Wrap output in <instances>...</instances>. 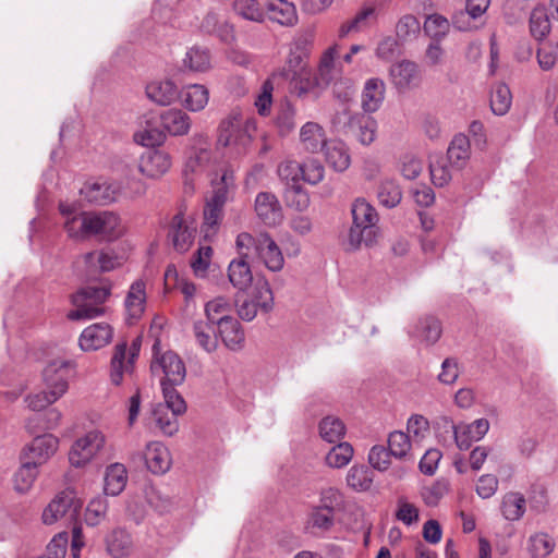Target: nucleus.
I'll use <instances>...</instances> for the list:
<instances>
[{"instance_id":"nucleus-16","label":"nucleus","mask_w":558,"mask_h":558,"mask_svg":"<svg viewBox=\"0 0 558 558\" xmlns=\"http://www.w3.org/2000/svg\"><path fill=\"white\" fill-rule=\"evenodd\" d=\"M84 198L96 205H107L117 201L121 185L106 181L86 182L80 190Z\"/></svg>"},{"instance_id":"nucleus-52","label":"nucleus","mask_w":558,"mask_h":558,"mask_svg":"<svg viewBox=\"0 0 558 558\" xmlns=\"http://www.w3.org/2000/svg\"><path fill=\"white\" fill-rule=\"evenodd\" d=\"M363 145H369L375 140L376 122L368 116L361 114L359 122L349 130Z\"/></svg>"},{"instance_id":"nucleus-35","label":"nucleus","mask_w":558,"mask_h":558,"mask_svg":"<svg viewBox=\"0 0 558 558\" xmlns=\"http://www.w3.org/2000/svg\"><path fill=\"white\" fill-rule=\"evenodd\" d=\"M126 482V468L121 463L110 464L107 466L105 473V494L110 496H118L125 488Z\"/></svg>"},{"instance_id":"nucleus-61","label":"nucleus","mask_w":558,"mask_h":558,"mask_svg":"<svg viewBox=\"0 0 558 558\" xmlns=\"http://www.w3.org/2000/svg\"><path fill=\"white\" fill-rule=\"evenodd\" d=\"M61 420V413L57 409H51L45 414V422L41 424L39 414H35L27 420L26 428L29 433H35L37 428L53 429Z\"/></svg>"},{"instance_id":"nucleus-30","label":"nucleus","mask_w":558,"mask_h":558,"mask_svg":"<svg viewBox=\"0 0 558 558\" xmlns=\"http://www.w3.org/2000/svg\"><path fill=\"white\" fill-rule=\"evenodd\" d=\"M182 105L192 112L202 111L209 101V90L202 84H190L180 93Z\"/></svg>"},{"instance_id":"nucleus-48","label":"nucleus","mask_w":558,"mask_h":558,"mask_svg":"<svg viewBox=\"0 0 558 558\" xmlns=\"http://www.w3.org/2000/svg\"><path fill=\"white\" fill-rule=\"evenodd\" d=\"M213 324L197 320L193 325V332L197 344L207 353L216 351L218 341L216 337H213L214 332Z\"/></svg>"},{"instance_id":"nucleus-50","label":"nucleus","mask_w":558,"mask_h":558,"mask_svg":"<svg viewBox=\"0 0 558 558\" xmlns=\"http://www.w3.org/2000/svg\"><path fill=\"white\" fill-rule=\"evenodd\" d=\"M490 0H466L465 13L459 12L453 16V25L460 31L469 29V24L462 23L461 20L466 15L476 19L484 14L488 9Z\"/></svg>"},{"instance_id":"nucleus-29","label":"nucleus","mask_w":558,"mask_h":558,"mask_svg":"<svg viewBox=\"0 0 558 558\" xmlns=\"http://www.w3.org/2000/svg\"><path fill=\"white\" fill-rule=\"evenodd\" d=\"M386 85L378 77L368 78L362 92V108L367 113L377 111L385 99Z\"/></svg>"},{"instance_id":"nucleus-46","label":"nucleus","mask_w":558,"mask_h":558,"mask_svg":"<svg viewBox=\"0 0 558 558\" xmlns=\"http://www.w3.org/2000/svg\"><path fill=\"white\" fill-rule=\"evenodd\" d=\"M377 198L383 206L393 208L402 199L401 187L393 180H384L378 186Z\"/></svg>"},{"instance_id":"nucleus-26","label":"nucleus","mask_w":558,"mask_h":558,"mask_svg":"<svg viewBox=\"0 0 558 558\" xmlns=\"http://www.w3.org/2000/svg\"><path fill=\"white\" fill-rule=\"evenodd\" d=\"M145 463L154 474H165L171 466L168 448L160 441H151L146 446Z\"/></svg>"},{"instance_id":"nucleus-8","label":"nucleus","mask_w":558,"mask_h":558,"mask_svg":"<svg viewBox=\"0 0 558 558\" xmlns=\"http://www.w3.org/2000/svg\"><path fill=\"white\" fill-rule=\"evenodd\" d=\"M105 442L106 437L100 430H89L72 445L69 452L70 463L75 468L84 466L98 454Z\"/></svg>"},{"instance_id":"nucleus-43","label":"nucleus","mask_w":558,"mask_h":558,"mask_svg":"<svg viewBox=\"0 0 558 558\" xmlns=\"http://www.w3.org/2000/svg\"><path fill=\"white\" fill-rule=\"evenodd\" d=\"M319 435L327 442H341L345 435V425L339 417L328 415L319 423Z\"/></svg>"},{"instance_id":"nucleus-45","label":"nucleus","mask_w":558,"mask_h":558,"mask_svg":"<svg viewBox=\"0 0 558 558\" xmlns=\"http://www.w3.org/2000/svg\"><path fill=\"white\" fill-rule=\"evenodd\" d=\"M511 102L510 88L504 83L496 84L490 94L492 111L497 116H504L509 111Z\"/></svg>"},{"instance_id":"nucleus-15","label":"nucleus","mask_w":558,"mask_h":558,"mask_svg":"<svg viewBox=\"0 0 558 558\" xmlns=\"http://www.w3.org/2000/svg\"><path fill=\"white\" fill-rule=\"evenodd\" d=\"M146 282L142 279L135 280L124 299L125 322L128 325L137 323L146 308Z\"/></svg>"},{"instance_id":"nucleus-1","label":"nucleus","mask_w":558,"mask_h":558,"mask_svg":"<svg viewBox=\"0 0 558 558\" xmlns=\"http://www.w3.org/2000/svg\"><path fill=\"white\" fill-rule=\"evenodd\" d=\"M353 223L343 241L347 251H356L363 244L372 246L378 234V215L376 209L364 198L354 201L351 207Z\"/></svg>"},{"instance_id":"nucleus-36","label":"nucleus","mask_w":558,"mask_h":558,"mask_svg":"<svg viewBox=\"0 0 558 558\" xmlns=\"http://www.w3.org/2000/svg\"><path fill=\"white\" fill-rule=\"evenodd\" d=\"M339 54L338 45L329 47L322 56L318 66V83L328 85L340 75L336 59Z\"/></svg>"},{"instance_id":"nucleus-32","label":"nucleus","mask_w":558,"mask_h":558,"mask_svg":"<svg viewBox=\"0 0 558 558\" xmlns=\"http://www.w3.org/2000/svg\"><path fill=\"white\" fill-rule=\"evenodd\" d=\"M471 155L470 140L464 134H457L447 149V159L452 168L462 169Z\"/></svg>"},{"instance_id":"nucleus-24","label":"nucleus","mask_w":558,"mask_h":558,"mask_svg":"<svg viewBox=\"0 0 558 558\" xmlns=\"http://www.w3.org/2000/svg\"><path fill=\"white\" fill-rule=\"evenodd\" d=\"M248 258L250 253L245 250H240V257L231 260L228 267L229 281L239 291L246 290L253 281Z\"/></svg>"},{"instance_id":"nucleus-9","label":"nucleus","mask_w":558,"mask_h":558,"mask_svg":"<svg viewBox=\"0 0 558 558\" xmlns=\"http://www.w3.org/2000/svg\"><path fill=\"white\" fill-rule=\"evenodd\" d=\"M487 418H477L470 424H454L449 418H444V427L447 432H452L457 447L460 450H468L473 441H480L489 430Z\"/></svg>"},{"instance_id":"nucleus-20","label":"nucleus","mask_w":558,"mask_h":558,"mask_svg":"<svg viewBox=\"0 0 558 558\" xmlns=\"http://www.w3.org/2000/svg\"><path fill=\"white\" fill-rule=\"evenodd\" d=\"M389 76L392 85L399 92L416 86L421 78L418 65L410 60H402L392 64L389 69Z\"/></svg>"},{"instance_id":"nucleus-28","label":"nucleus","mask_w":558,"mask_h":558,"mask_svg":"<svg viewBox=\"0 0 558 558\" xmlns=\"http://www.w3.org/2000/svg\"><path fill=\"white\" fill-rule=\"evenodd\" d=\"M266 11L269 20L281 26L292 27L299 20L295 5L288 0H269Z\"/></svg>"},{"instance_id":"nucleus-18","label":"nucleus","mask_w":558,"mask_h":558,"mask_svg":"<svg viewBox=\"0 0 558 558\" xmlns=\"http://www.w3.org/2000/svg\"><path fill=\"white\" fill-rule=\"evenodd\" d=\"M255 211L260 221L268 227L278 226L283 218L278 198L269 192H260L255 198Z\"/></svg>"},{"instance_id":"nucleus-19","label":"nucleus","mask_w":558,"mask_h":558,"mask_svg":"<svg viewBox=\"0 0 558 558\" xmlns=\"http://www.w3.org/2000/svg\"><path fill=\"white\" fill-rule=\"evenodd\" d=\"M242 114L239 109L232 110L219 125L218 145L227 147L236 144L239 141H248L245 132L241 128Z\"/></svg>"},{"instance_id":"nucleus-57","label":"nucleus","mask_w":558,"mask_h":558,"mask_svg":"<svg viewBox=\"0 0 558 558\" xmlns=\"http://www.w3.org/2000/svg\"><path fill=\"white\" fill-rule=\"evenodd\" d=\"M420 22L412 14L402 16L396 25V36L402 43L416 38V36L420 34Z\"/></svg>"},{"instance_id":"nucleus-12","label":"nucleus","mask_w":558,"mask_h":558,"mask_svg":"<svg viewBox=\"0 0 558 558\" xmlns=\"http://www.w3.org/2000/svg\"><path fill=\"white\" fill-rule=\"evenodd\" d=\"M59 440L52 434L36 436L24 449L22 460L39 466L48 461L58 449Z\"/></svg>"},{"instance_id":"nucleus-41","label":"nucleus","mask_w":558,"mask_h":558,"mask_svg":"<svg viewBox=\"0 0 558 558\" xmlns=\"http://www.w3.org/2000/svg\"><path fill=\"white\" fill-rule=\"evenodd\" d=\"M360 116L361 113H353L349 104L344 101L337 105L330 122L336 131L349 133V130L359 122Z\"/></svg>"},{"instance_id":"nucleus-17","label":"nucleus","mask_w":558,"mask_h":558,"mask_svg":"<svg viewBox=\"0 0 558 558\" xmlns=\"http://www.w3.org/2000/svg\"><path fill=\"white\" fill-rule=\"evenodd\" d=\"M113 328L107 323H96L86 327L78 339L83 351H96L112 340Z\"/></svg>"},{"instance_id":"nucleus-59","label":"nucleus","mask_w":558,"mask_h":558,"mask_svg":"<svg viewBox=\"0 0 558 558\" xmlns=\"http://www.w3.org/2000/svg\"><path fill=\"white\" fill-rule=\"evenodd\" d=\"M233 9L245 20L258 23L264 21L265 13L257 0H234Z\"/></svg>"},{"instance_id":"nucleus-37","label":"nucleus","mask_w":558,"mask_h":558,"mask_svg":"<svg viewBox=\"0 0 558 558\" xmlns=\"http://www.w3.org/2000/svg\"><path fill=\"white\" fill-rule=\"evenodd\" d=\"M107 551L113 558H123L131 553L130 535L122 527H116L106 538Z\"/></svg>"},{"instance_id":"nucleus-7","label":"nucleus","mask_w":558,"mask_h":558,"mask_svg":"<svg viewBox=\"0 0 558 558\" xmlns=\"http://www.w3.org/2000/svg\"><path fill=\"white\" fill-rule=\"evenodd\" d=\"M81 504L70 492L58 494L45 508L43 523H80Z\"/></svg>"},{"instance_id":"nucleus-4","label":"nucleus","mask_w":558,"mask_h":558,"mask_svg":"<svg viewBox=\"0 0 558 558\" xmlns=\"http://www.w3.org/2000/svg\"><path fill=\"white\" fill-rule=\"evenodd\" d=\"M159 342L153 345L154 359L150 364V371L154 376H158L160 386H180L186 376V367L182 359L173 351L169 350L160 353Z\"/></svg>"},{"instance_id":"nucleus-25","label":"nucleus","mask_w":558,"mask_h":558,"mask_svg":"<svg viewBox=\"0 0 558 558\" xmlns=\"http://www.w3.org/2000/svg\"><path fill=\"white\" fill-rule=\"evenodd\" d=\"M72 365L70 361L53 360L43 371V378L47 389L58 390L59 385H64V393L69 389L68 378Z\"/></svg>"},{"instance_id":"nucleus-39","label":"nucleus","mask_w":558,"mask_h":558,"mask_svg":"<svg viewBox=\"0 0 558 558\" xmlns=\"http://www.w3.org/2000/svg\"><path fill=\"white\" fill-rule=\"evenodd\" d=\"M183 65L193 72L208 71L211 66L210 51L199 46L190 48L183 59Z\"/></svg>"},{"instance_id":"nucleus-42","label":"nucleus","mask_w":558,"mask_h":558,"mask_svg":"<svg viewBox=\"0 0 558 558\" xmlns=\"http://www.w3.org/2000/svg\"><path fill=\"white\" fill-rule=\"evenodd\" d=\"M526 500L520 493H507L501 501V512L506 520L517 521L525 512Z\"/></svg>"},{"instance_id":"nucleus-38","label":"nucleus","mask_w":558,"mask_h":558,"mask_svg":"<svg viewBox=\"0 0 558 558\" xmlns=\"http://www.w3.org/2000/svg\"><path fill=\"white\" fill-rule=\"evenodd\" d=\"M179 414L167 407L155 405L151 412L153 424L166 436H173L179 430Z\"/></svg>"},{"instance_id":"nucleus-27","label":"nucleus","mask_w":558,"mask_h":558,"mask_svg":"<svg viewBox=\"0 0 558 558\" xmlns=\"http://www.w3.org/2000/svg\"><path fill=\"white\" fill-rule=\"evenodd\" d=\"M160 125L172 136H183L190 132L192 121L181 109H168L160 114Z\"/></svg>"},{"instance_id":"nucleus-3","label":"nucleus","mask_w":558,"mask_h":558,"mask_svg":"<svg viewBox=\"0 0 558 558\" xmlns=\"http://www.w3.org/2000/svg\"><path fill=\"white\" fill-rule=\"evenodd\" d=\"M235 243L239 250H245L250 254L253 251L254 255L269 270L279 271L282 269L284 264L282 252L268 233L262 232L253 236L247 232H242L236 236Z\"/></svg>"},{"instance_id":"nucleus-56","label":"nucleus","mask_w":558,"mask_h":558,"mask_svg":"<svg viewBox=\"0 0 558 558\" xmlns=\"http://www.w3.org/2000/svg\"><path fill=\"white\" fill-rule=\"evenodd\" d=\"M412 447L411 438L403 432H392L388 437V451L397 459H405Z\"/></svg>"},{"instance_id":"nucleus-53","label":"nucleus","mask_w":558,"mask_h":558,"mask_svg":"<svg viewBox=\"0 0 558 558\" xmlns=\"http://www.w3.org/2000/svg\"><path fill=\"white\" fill-rule=\"evenodd\" d=\"M353 457V448L347 442H338L326 456V463L330 468L340 469L345 466Z\"/></svg>"},{"instance_id":"nucleus-23","label":"nucleus","mask_w":558,"mask_h":558,"mask_svg":"<svg viewBox=\"0 0 558 558\" xmlns=\"http://www.w3.org/2000/svg\"><path fill=\"white\" fill-rule=\"evenodd\" d=\"M218 333L223 344L232 350L239 351L244 344V331L239 320L230 315H223L218 320Z\"/></svg>"},{"instance_id":"nucleus-13","label":"nucleus","mask_w":558,"mask_h":558,"mask_svg":"<svg viewBox=\"0 0 558 558\" xmlns=\"http://www.w3.org/2000/svg\"><path fill=\"white\" fill-rule=\"evenodd\" d=\"M138 339L133 342L129 355L126 357V343H119L114 348L111 359L110 379L114 385H120L124 373H131L133 364L138 356L140 344Z\"/></svg>"},{"instance_id":"nucleus-49","label":"nucleus","mask_w":558,"mask_h":558,"mask_svg":"<svg viewBox=\"0 0 558 558\" xmlns=\"http://www.w3.org/2000/svg\"><path fill=\"white\" fill-rule=\"evenodd\" d=\"M347 482L353 489L367 490L373 483V472L365 465H353L348 472Z\"/></svg>"},{"instance_id":"nucleus-55","label":"nucleus","mask_w":558,"mask_h":558,"mask_svg":"<svg viewBox=\"0 0 558 558\" xmlns=\"http://www.w3.org/2000/svg\"><path fill=\"white\" fill-rule=\"evenodd\" d=\"M288 80L291 82L293 93L299 97L305 96L316 84H319L317 77L312 76L310 69H301L298 73L291 74Z\"/></svg>"},{"instance_id":"nucleus-54","label":"nucleus","mask_w":558,"mask_h":558,"mask_svg":"<svg viewBox=\"0 0 558 558\" xmlns=\"http://www.w3.org/2000/svg\"><path fill=\"white\" fill-rule=\"evenodd\" d=\"M34 462L22 460V465L14 476V487L19 493H26L32 487L38 471Z\"/></svg>"},{"instance_id":"nucleus-14","label":"nucleus","mask_w":558,"mask_h":558,"mask_svg":"<svg viewBox=\"0 0 558 558\" xmlns=\"http://www.w3.org/2000/svg\"><path fill=\"white\" fill-rule=\"evenodd\" d=\"M195 232L193 221H189L182 213H178L171 220L168 238L177 252L184 253L193 244Z\"/></svg>"},{"instance_id":"nucleus-58","label":"nucleus","mask_w":558,"mask_h":558,"mask_svg":"<svg viewBox=\"0 0 558 558\" xmlns=\"http://www.w3.org/2000/svg\"><path fill=\"white\" fill-rule=\"evenodd\" d=\"M275 125L281 135H287L295 128V110L290 102H283L278 108Z\"/></svg>"},{"instance_id":"nucleus-60","label":"nucleus","mask_w":558,"mask_h":558,"mask_svg":"<svg viewBox=\"0 0 558 558\" xmlns=\"http://www.w3.org/2000/svg\"><path fill=\"white\" fill-rule=\"evenodd\" d=\"M449 28V21L437 13L428 15L424 22V32L435 40L444 38L448 34Z\"/></svg>"},{"instance_id":"nucleus-64","label":"nucleus","mask_w":558,"mask_h":558,"mask_svg":"<svg viewBox=\"0 0 558 558\" xmlns=\"http://www.w3.org/2000/svg\"><path fill=\"white\" fill-rule=\"evenodd\" d=\"M446 159L439 158L432 161L429 165V172L432 182L439 187L447 185L451 179V170L447 167Z\"/></svg>"},{"instance_id":"nucleus-40","label":"nucleus","mask_w":558,"mask_h":558,"mask_svg":"<svg viewBox=\"0 0 558 558\" xmlns=\"http://www.w3.org/2000/svg\"><path fill=\"white\" fill-rule=\"evenodd\" d=\"M413 336L425 342L427 345L436 343L441 336L440 322L433 316L421 318L415 327Z\"/></svg>"},{"instance_id":"nucleus-6","label":"nucleus","mask_w":558,"mask_h":558,"mask_svg":"<svg viewBox=\"0 0 558 558\" xmlns=\"http://www.w3.org/2000/svg\"><path fill=\"white\" fill-rule=\"evenodd\" d=\"M214 153L210 149V142L205 134H195L192 137L190 155L184 165V187L185 191L193 192V179L190 174H199L208 169L213 162Z\"/></svg>"},{"instance_id":"nucleus-51","label":"nucleus","mask_w":558,"mask_h":558,"mask_svg":"<svg viewBox=\"0 0 558 558\" xmlns=\"http://www.w3.org/2000/svg\"><path fill=\"white\" fill-rule=\"evenodd\" d=\"M530 31L537 40L543 39L550 32V21L544 7H536L530 16Z\"/></svg>"},{"instance_id":"nucleus-11","label":"nucleus","mask_w":558,"mask_h":558,"mask_svg":"<svg viewBox=\"0 0 558 558\" xmlns=\"http://www.w3.org/2000/svg\"><path fill=\"white\" fill-rule=\"evenodd\" d=\"M343 496L336 488H326L320 493V505L314 507L311 512L312 523H331L341 520L337 517L343 508Z\"/></svg>"},{"instance_id":"nucleus-34","label":"nucleus","mask_w":558,"mask_h":558,"mask_svg":"<svg viewBox=\"0 0 558 558\" xmlns=\"http://www.w3.org/2000/svg\"><path fill=\"white\" fill-rule=\"evenodd\" d=\"M300 140L304 149L311 153L324 149L329 142L326 140L324 129L316 122H306L301 128Z\"/></svg>"},{"instance_id":"nucleus-2","label":"nucleus","mask_w":558,"mask_h":558,"mask_svg":"<svg viewBox=\"0 0 558 558\" xmlns=\"http://www.w3.org/2000/svg\"><path fill=\"white\" fill-rule=\"evenodd\" d=\"M234 185L233 172L229 169L222 170L219 179L211 181V195L207 198L204 208V228L206 236L215 233L221 221L223 206L228 199L230 189Z\"/></svg>"},{"instance_id":"nucleus-10","label":"nucleus","mask_w":558,"mask_h":558,"mask_svg":"<svg viewBox=\"0 0 558 558\" xmlns=\"http://www.w3.org/2000/svg\"><path fill=\"white\" fill-rule=\"evenodd\" d=\"M88 239L98 236L111 241L123 232L120 217L113 211H88Z\"/></svg>"},{"instance_id":"nucleus-5","label":"nucleus","mask_w":558,"mask_h":558,"mask_svg":"<svg viewBox=\"0 0 558 558\" xmlns=\"http://www.w3.org/2000/svg\"><path fill=\"white\" fill-rule=\"evenodd\" d=\"M110 295V290L105 287H86L77 291L72 296V303L75 310L69 312L68 318L71 320L92 319L104 315L102 304Z\"/></svg>"},{"instance_id":"nucleus-33","label":"nucleus","mask_w":558,"mask_h":558,"mask_svg":"<svg viewBox=\"0 0 558 558\" xmlns=\"http://www.w3.org/2000/svg\"><path fill=\"white\" fill-rule=\"evenodd\" d=\"M327 163L338 172L347 170L351 163L349 149L341 141H329L324 147Z\"/></svg>"},{"instance_id":"nucleus-31","label":"nucleus","mask_w":558,"mask_h":558,"mask_svg":"<svg viewBox=\"0 0 558 558\" xmlns=\"http://www.w3.org/2000/svg\"><path fill=\"white\" fill-rule=\"evenodd\" d=\"M146 95L154 102L160 106H168L179 97V92L172 81L165 80L149 83L146 86Z\"/></svg>"},{"instance_id":"nucleus-47","label":"nucleus","mask_w":558,"mask_h":558,"mask_svg":"<svg viewBox=\"0 0 558 558\" xmlns=\"http://www.w3.org/2000/svg\"><path fill=\"white\" fill-rule=\"evenodd\" d=\"M68 235L75 240L88 239V211H81L72 215L63 221Z\"/></svg>"},{"instance_id":"nucleus-21","label":"nucleus","mask_w":558,"mask_h":558,"mask_svg":"<svg viewBox=\"0 0 558 558\" xmlns=\"http://www.w3.org/2000/svg\"><path fill=\"white\" fill-rule=\"evenodd\" d=\"M171 165V156L167 151L151 149L142 155L138 170L147 178L157 179L168 172Z\"/></svg>"},{"instance_id":"nucleus-63","label":"nucleus","mask_w":558,"mask_h":558,"mask_svg":"<svg viewBox=\"0 0 558 558\" xmlns=\"http://www.w3.org/2000/svg\"><path fill=\"white\" fill-rule=\"evenodd\" d=\"M177 386L162 387V395L165 403H158V407H167L169 411H172L179 415H182L186 411V403L182 396L175 390Z\"/></svg>"},{"instance_id":"nucleus-22","label":"nucleus","mask_w":558,"mask_h":558,"mask_svg":"<svg viewBox=\"0 0 558 558\" xmlns=\"http://www.w3.org/2000/svg\"><path fill=\"white\" fill-rule=\"evenodd\" d=\"M201 31L208 35H214L222 43L231 44L235 36L233 26L227 17L218 12L209 11L201 23Z\"/></svg>"},{"instance_id":"nucleus-44","label":"nucleus","mask_w":558,"mask_h":558,"mask_svg":"<svg viewBox=\"0 0 558 558\" xmlns=\"http://www.w3.org/2000/svg\"><path fill=\"white\" fill-rule=\"evenodd\" d=\"M64 395V385H59L58 390L45 389L34 395L26 397L27 405L31 410L39 412L48 405L54 403Z\"/></svg>"},{"instance_id":"nucleus-62","label":"nucleus","mask_w":558,"mask_h":558,"mask_svg":"<svg viewBox=\"0 0 558 558\" xmlns=\"http://www.w3.org/2000/svg\"><path fill=\"white\" fill-rule=\"evenodd\" d=\"M251 300L255 301L257 307L265 313H268L272 308L274 296L267 281H257Z\"/></svg>"}]
</instances>
